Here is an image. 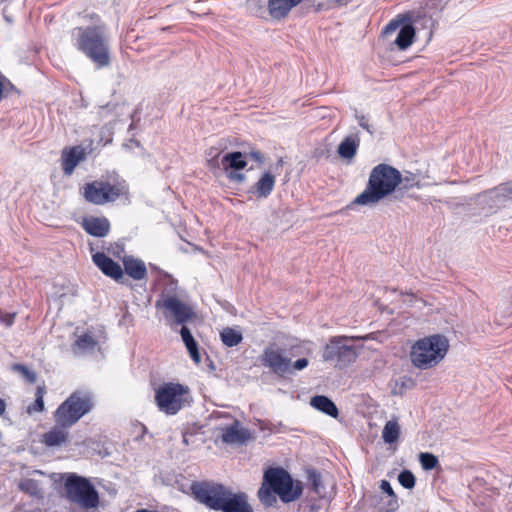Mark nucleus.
I'll return each instance as SVG.
<instances>
[{
	"label": "nucleus",
	"mask_w": 512,
	"mask_h": 512,
	"mask_svg": "<svg viewBox=\"0 0 512 512\" xmlns=\"http://www.w3.org/2000/svg\"><path fill=\"white\" fill-rule=\"evenodd\" d=\"M220 339L224 346L235 347L242 342L243 335L239 329L225 327L220 332Z\"/></svg>",
	"instance_id": "cd10ccee"
},
{
	"label": "nucleus",
	"mask_w": 512,
	"mask_h": 512,
	"mask_svg": "<svg viewBox=\"0 0 512 512\" xmlns=\"http://www.w3.org/2000/svg\"><path fill=\"white\" fill-rule=\"evenodd\" d=\"M399 483L406 489H412L415 486V476L410 470H403L398 475Z\"/></svg>",
	"instance_id": "f704fd0d"
},
{
	"label": "nucleus",
	"mask_w": 512,
	"mask_h": 512,
	"mask_svg": "<svg viewBox=\"0 0 512 512\" xmlns=\"http://www.w3.org/2000/svg\"><path fill=\"white\" fill-rule=\"evenodd\" d=\"M84 159V151L80 147L70 148L63 152L62 169L65 175H71L81 160Z\"/></svg>",
	"instance_id": "4be33fe9"
},
{
	"label": "nucleus",
	"mask_w": 512,
	"mask_h": 512,
	"mask_svg": "<svg viewBox=\"0 0 512 512\" xmlns=\"http://www.w3.org/2000/svg\"><path fill=\"white\" fill-rule=\"evenodd\" d=\"M449 349L448 339L440 334L426 336L417 340L411 347L412 364L422 370L438 365Z\"/></svg>",
	"instance_id": "20e7f679"
},
{
	"label": "nucleus",
	"mask_w": 512,
	"mask_h": 512,
	"mask_svg": "<svg viewBox=\"0 0 512 512\" xmlns=\"http://www.w3.org/2000/svg\"><path fill=\"white\" fill-rule=\"evenodd\" d=\"M154 399L158 410L168 416L176 415L193 402L190 388L178 382L161 384L155 390Z\"/></svg>",
	"instance_id": "39448f33"
},
{
	"label": "nucleus",
	"mask_w": 512,
	"mask_h": 512,
	"mask_svg": "<svg viewBox=\"0 0 512 512\" xmlns=\"http://www.w3.org/2000/svg\"><path fill=\"white\" fill-rule=\"evenodd\" d=\"M179 333L181 335L183 343L185 344L190 354V357L193 359L195 363H199L201 357L198 350V344L195 341L190 329L187 326H185V324H182Z\"/></svg>",
	"instance_id": "a878e982"
},
{
	"label": "nucleus",
	"mask_w": 512,
	"mask_h": 512,
	"mask_svg": "<svg viewBox=\"0 0 512 512\" xmlns=\"http://www.w3.org/2000/svg\"><path fill=\"white\" fill-rule=\"evenodd\" d=\"M275 186V176L270 172H265L255 183L252 192L258 198H267Z\"/></svg>",
	"instance_id": "393cba45"
},
{
	"label": "nucleus",
	"mask_w": 512,
	"mask_h": 512,
	"mask_svg": "<svg viewBox=\"0 0 512 512\" xmlns=\"http://www.w3.org/2000/svg\"><path fill=\"white\" fill-rule=\"evenodd\" d=\"M310 405L314 409H316L332 418L336 419L339 416V410H338L336 404L329 397H327L325 395H316V396L312 397L310 400Z\"/></svg>",
	"instance_id": "5701e85b"
},
{
	"label": "nucleus",
	"mask_w": 512,
	"mask_h": 512,
	"mask_svg": "<svg viewBox=\"0 0 512 512\" xmlns=\"http://www.w3.org/2000/svg\"><path fill=\"white\" fill-rule=\"evenodd\" d=\"M44 395H45V388L44 387H37L36 393H35V401L33 404L29 405L27 408V412L29 414L42 412L44 410Z\"/></svg>",
	"instance_id": "7c9ffc66"
},
{
	"label": "nucleus",
	"mask_w": 512,
	"mask_h": 512,
	"mask_svg": "<svg viewBox=\"0 0 512 512\" xmlns=\"http://www.w3.org/2000/svg\"><path fill=\"white\" fill-rule=\"evenodd\" d=\"M169 286H170V290H171V291H173V290H175V289H176L177 284H176V282H173V281H172V282L169 284Z\"/></svg>",
	"instance_id": "8fccbe9b"
},
{
	"label": "nucleus",
	"mask_w": 512,
	"mask_h": 512,
	"mask_svg": "<svg viewBox=\"0 0 512 512\" xmlns=\"http://www.w3.org/2000/svg\"><path fill=\"white\" fill-rule=\"evenodd\" d=\"M268 0H248L247 6L249 11L259 17H263L265 13H268L267 9Z\"/></svg>",
	"instance_id": "2f4dec72"
},
{
	"label": "nucleus",
	"mask_w": 512,
	"mask_h": 512,
	"mask_svg": "<svg viewBox=\"0 0 512 512\" xmlns=\"http://www.w3.org/2000/svg\"><path fill=\"white\" fill-rule=\"evenodd\" d=\"M126 274L133 280L140 281L147 276V268L141 259L125 256L122 260Z\"/></svg>",
	"instance_id": "412c9836"
},
{
	"label": "nucleus",
	"mask_w": 512,
	"mask_h": 512,
	"mask_svg": "<svg viewBox=\"0 0 512 512\" xmlns=\"http://www.w3.org/2000/svg\"><path fill=\"white\" fill-rule=\"evenodd\" d=\"M303 0H268V15L276 21L285 19L291 10L297 7Z\"/></svg>",
	"instance_id": "a211bd4d"
},
{
	"label": "nucleus",
	"mask_w": 512,
	"mask_h": 512,
	"mask_svg": "<svg viewBox=\"0 0 512 512\" xmlns=\"http://www.w3.org/2000/svg\"><path fill=\"white\" fill-rule=\"evenodd\" d=\"M353 338L347 336L331 337L322 353L324 361H335L339 367H346L357 358V351L352 344Z\"/></svg>",
	"instance_id": "9d476101"
},
{
	"label": "nucleus",
	"mask_w": 512,
	"mask_h": 512,
	"mask_svg": "<svg viewBox=\"0 0 512 512\" xmlns=\"http://www.w3.org/2000/svg\"><path fill=\"white\" fill-rule=\"evenodd\" d=\"M402 179H403V182L400 185L403 186L402 187L403 189H409V188H412L417 185V183L415 182V177L412 174H410L409 176H405V177L402 176Z\"/></svg>",
	"instance_id": "a19ab883"
},
{
	"label": "nucleus",
	"mask_w": 512,
	"mask_h": 512,
	"mask_svg": "<svg viewBox=\"0 0 512 512\" xmlns=\"http://www.w3.org/2000/svg\"><path fill=\"white\" fill-rule=\"evenodd\" d=\"M381 490L388 495V497H395L391 484L387 480H382L380 483Z\"/></svg>",
	"instance_id": "79ce46f5"
},
{
	"label": "nucleus",
	"mask_w": 512,
	"mask_h": 512,
	"mask_svg": "<svg viewBox=\"0 0 512 512\" xmlns=\"http://www.w3.org/2000/svg\"><path fill=\"white\" fill-rule=\"evenodd\" d=\"M398 29L399 31L394 40V44L399 50L404 51L414 42L416 31L408 16L399 15L385 26L383 34L389 35Z\"/></svg>",
	"instance_id": "f8f14e48"
},
{
	"label": "nucleus",
	"mask_w": 512,
	"mask_h": 512,
	"mask_svg": "<svg viewBox=\"0 0 512 512\" xmlns=\"http://www.w3.org/2000/svg\"><path fill=\"white\" fill-rule=\"evenodd\" d=\"M227 173V177L230 181L232 182H237V183H242L246 177L244 174L242 173H239L238 171L234 170V171H229V172H226Z\"/></svg>",
	"instance_id": "58836bf2"
},
{
	"label": "nucleus",
	"mask_w": 512,
	"mask_h": 512,
	"mask_svg": "<svg viewBox=\"0 0 512 512\" xmlns=\"http://www.w3.org/2000/svg\"><path fill=\"white\" fill-rule=\"evenodd\" d=\"M70 427L56 424L42 435V443L47 447H59L65 444L69 438Z\"/></svg>",
	"instance_id": "6ab92c4d"
},
{
	"label": "nucleus",
	"mask_w": 512,
	"mask_h": 512,
	"mask_svg": "<svg viewBox=\"0 0 512 512\" xmlns=\"http://www.w3.org/2000/svg\"><path fill=\"white\" fill-rule=\"evenodd\" d=\"M356 117H357L359 126L362 127L363 129H365L370 134H372L373 131L371 130L370 125L368 124L367 118L364 115H360V116H356Z\"/></svg>",
	"instance_id": "c03bdc74"
},
{
	"label": "nucleus",
	"mask_w": 512,
	"mask_h": 512,
	"mask_svg": "<svg viewBox=\"0 0 512 512\" xmlns=\"http://www.w3.org/2000/svg\"><path fill=\"white\" fill-rule=\"evenodd\" d=\"M251 156V158H253L254 160L258 161V162H262V155L260 152H251L249 154Z\"/></svg>",
	"instance_id": "49530a36"
},
{
	"label": "nucleus",
	"mask_w": 512,
	"mask_h": 512,
	"mask_svg": "<svg viewBox=\"0 0 512 512\" xmlns=\"http://www.w3.org/2000/svg\"><path fill=\"white\" fill-rule=\"evenodd\" d=\"M110 110H111V105H110V104H108L107 106H102V107H100V111H99V113H100V115L105 116V115H106V113H107L108 111H110Z\"/></svg>",
	"instance_id": "de8ad7c7"
},
{
	"label": "nucleus",
	"mask_w": 512,
	"mask_h": 512,
	"mask_svg": "<svg viewBox=\"0 0 512 512\" xmlns=\"http://www.w3.org/2000/svg\"><path fill=\"white\" fill-rule=\"evenodd\" d=\"M94 400L86 391H74L54 411L53 418L56 424L72 427L82 417L92 411Z\"/></svg>",
	"instance_id": "423d86ee"
},
{
	"label": "nucleus",
	"mask_w": 512,
	"mask_h": 512,
	"mask_svg": "<svg viewBox=\"0 0 512 512\" xmlns=\"http://www.w3.org/2000/svg\"><path fill=\"white\" fill-rule=\"evenodd\" d=\"M500 186L503 189L502 191L505 195L507 203L512 202V180L505 183H501Z\"/></svg>",
	"instance_id": "4c0bfd02"
},
{
	"label": "nucleus",
	"mask_w": 512,
	"mask_h": 512,
	"mask_svg": "<svg viewBox=\"0 0 512 512\" xmlns=\"http://www.w3.org/2000/svg\"><path fill=\"white\" fill-rule=\"evenodd\" d=\"M360 137L358 133L346 136L338 146L337 152L343 159H352L359 148Z\"/></svg>",
	"instance_id": "b1692460"
},
{
	"label": "nucleus",
	"mask_w": 512,
	"mask_h": 512,
	"mask_svg": "<svg viewBox=\"0 0 512 512\" xmlns=\"http://www.w3.org/2000/svg\"><path fill=\"white\" fill-rule=\"evenodd\" d=\"M12 370L19 372L29 383L36 381V374L23 364H14Z\"/></svg>",
	"instance_id": "c9c22d12"
},
{
	"label": "nucleus",
	"mask_w": 512,
	"mask_h": 512,
	"mask_svg": "<svg viewBox=\"0 0 512 512\" xmlns=\"http://www.w3.org/2000/svg\"><path fill=\"white\" fill-rule=\"evenodd\" d=\"M400 432L401 429L397 420H389L383 427L382 439L386 444H394L398 441Z\"/></svg>",
	"instance_id": "c85d7f7f"
},
{
	"label": "nucleus",
	"mask_w": 512,
	"mask_h": 512,
	"mask_svg": "<svg viewBox=\"0 0 512 512\" xmlns=\"http://www.w3.org/2000/svg\"><path fill=\"white\" fill-rule=\"evenodd\" d=\"M403 182L402 174L388 164H378L370 172L365 190L359 194L354 204L372 205L392 194Z\"/></svg>",
	"instance_id": "7ed1b4c3"
},
{
	"label": "nucleus",
	"mask_w": 512,
	"mask_h": 512,
	"mask_svg": "<svg viewBox=\"0 0 512 512\" xmlns=\"http://www.w3.org/2000/svg\"><path fill=\"white\" fill-rule=\"evenodd\" d=\"M98 345V342L95 340V338L91 335L90 332H85L82 335L78 336L76 341L73 344V351L74 353H89L92 352L96 346Z\"/></svg>",
	"instance_id": "bb28decb"
},
{
	"label": "nucleus",
	"mask_w": 512,
	"mask_h": 512,
	"mask_svg": "<svg viewBox=\"0 0 512 512\" xmlns=\"http://www.w3.org/2000/svg\"><path fill=\"white\" fill-rule=\"evenodd\" d=\"M193 499L205 507L221 512H253L244 492H234L222 483L211 480L193 481L190 485Z\"/></svg>",
	"instance_id": "f257e3e1"
},
{
	"label": "nucleus",
	"mask_w": 512,
	"mask_h": 512,
	"mask_svg": "<svg viewBox=\"0 0 512 512\" xmlns=\"http://www.w3.org/2000/svg\"><path fill=\"white\" fill-rule=\"evenodd\" d=\"M84 200L93 205H105L115 202L123 194V186L111 184L107 180H95L81 188Z\"/></svg>",
	"instance_id": "9b49d317"
},
{
	"label": "nucleus",
	"mask_w": 512,
	"mask_h": 512,
	"mask_svg": "<svg viewBox=\"0 0 512 512\" xmlns=\"http://www.w3.org/2000/svg\"><path fill=\"white\" fill-rule=\"evenodd\" d=\"M308 364L309 361L307 358H300L297 359L296 361H292V359L290 358V371L288 375L294 374L295 371H301L305 369L308 366Z\"/></svg>",
	"instance_id": "e433bc0d"
},
{
	"label": "nucleus",
	"mask_w": 512,
	"mask_h": 512,
	"mask_svg": "<svg viewBox=\"0 0 512 512\" xmlns=\"http://www.w3.org/2000/svg\"><path fill=\"white\" fill-rule=\"evenodd\" d=\"M118 107H120V105H118V104H114L112 108H113V109H116V108H118Z\"/></svg>",
	"instance_id": "603ef678"
},
{
	"label": "nucleus",
	"mask_w": 512,
	"mask_h": 512,
	"mask_svg": "<svg viewBox=\"0 0 512 512\" xmlns=\"http://www.w3.org/2000/svg\"><path fill=\"white\" fill-rule=\"evenodd\" d=\"M93 24L71 30L73 47L84 54L99 69L110 65V38L106 24L96 14L91 15Z\"/></svg>",
	"instance_id": "f03ea898"
},
{
	"label": "nucleus",
	"mask_w": 512,
	"mask_h": 512,
	"mask_svg": "<svg viewBox=\"0 0 512 512\" xmlns=\"http://www.w3.org/2000/svg\"><path fill=\"white\" fill-rule=\"evenodd\" d=\"M419 461L424 470H432L439 464L438 458L429 452L420 453Z\"/></svg>",
	"instance_id": "72a5a7b5"
},
{
	"label": "nucleus",
	"mask_w": 512,
	"mask_h": 512,
	"mask_svg": "<svg viewBox=\"0 0 512 512\" xmlns=\"http://www.w3.org/2000/svg\"><path fill=\"white\" fill-rule=\"evenodd\" d=\"M82 226L89 235L94 237H105L110 231V222L105 217L85 218Z\"/></svg>",
	"instance_id": "aec40b11"
},
{
	"label": "nucleus",
	"mask_w": 512,
	"mask_h": 512,
	"mask_svg": "<svg viewBox=\"0 0 512 512\" xmlns=\"http://www.w3.org/2000/svg\"><path fill=\"white\" fill-rule=\"evenodd\" d=\"M155 307L163 310L166 320H173V323L170 324L172 329H175V326L185 324L194 317L192 308L176 295L170 294L167 289L161 293Z\"/></svg>",
	"instance_id": "1a4fd4ad"
},
{
	"label": "nucleus",
	"mask_w": 512,
	"mask_h": 512,
	"mask_svg": "<svg viewBox=\"0 0 512 512\" xmlns=\"http://www.w3.org/2000/svg\"><path fill=\"white\" fill-rule=\"evenodd\" d=\"M213 416L215 418L228 417L230 422L224 426L219 427L220 430V438L225 444H241L244 443L248 437L249 433L246 429L240 427V423L237 419L232 418L229 414L225 413H214Z\"/></svg>",
	"instance_id": "2eb2a0df"
},
{
	"label": "nucleus",
	"mask_w": 512,
	"mask_h": 512,
	"mask_svg": "<svg viewBox=\"0 0 512 512\" xmlns=\"http://www.w3.org/2000/svg\"><path fill=\"white\" fill-rule=\"evenodd\" d=\"M263 479L284 503L293 502L302 494L301 484H295L291 475L283 468H269L265 471Z\"/></svg>",
	"instance_id": "6e6552de"
},
{
	"label": "nucleus",
	"mask_w": 512,
	"mask_h": 512,
	"mask_svg": "<svg viewBox=\"0 0 512 512\" xmlns=\"http://www.w3.org/2000/svg\"><path fill=\"white\" fill-rule=\"evenodd\" d=\"M92 259L94 264L104 275L114 279L115 281H119L123 278L124 272L120 264L108 257L105 253L97 252L92 255Z\"/></svg>",
	"instance_id": "f3484780"
},
{
	"label": "nucleus",
	"mask_w": 512,
	"mask_h": 512,
	"mask_svg": "<svg viewBox=\"0 0 512 512\" xmlns=\"http://www.w3.org/2000/svg\"><path fill=\"white\" fill-rule=\"evenodd\" d=\"M64 489L66 498L79 508L87 512L98 509L99 493L88 478L71 473L64 482Z\"/></svg>",
	"instance_id": "0eeeda50"
},
{
	"label": "nucleus",
	"mask_w": 512,
	"mask_h": 512,
	"mask_svg": "<svg viewBox=\"0 0 512 512\" xmlns=\"http://www.w3.org/2000/svg\"><path fill=\"white\" fill-rule=\"evenodd\" d=\"M213 149H210V152L208 153V156L210 158L208 159V166L210 168H219L220 164H222L223 169L226 172L231 171H239L246 167L247 161L245 160L244 154L240 151L230 152L225 154L221 161H219V155L220 153H216L215 155L212 154Z\"/></svg>",
	"instance_id": "dca6fc26"
},
{
	"label": "nucleus",
	"mask_w": 512,
	"mask_h": 512,
	"mask_svg": "<svg viewBox=\"0 0 512 512\" xmlns=\"http://www.w3.org/2000/svg\"><path fill=\"white\" fill-rule=\"evenodd\" d=\"M502 190L499 184L492 189L477 194L474 198V202L486 214H494L507 204Z\"/></svg>",
	"instance_id": "4468645a"
},
{
	"label": "nucleus",
	"mask_w": 512,
	"mask_h": 512,
	"mask_svg": "<svg viewBox=\"0 0 512 512\" xmlns=\"http://www.w3.org/2000/svg\"><path fill=\"white\" fill-rule=\"evenodd\" d=\"M276 495L277 493L274 489L271 486H268V484H265V480L263 479V484L258 491V497L262 504L268 507L273 506L277 501Z\"/></svg>",
	"instance_id": "c756f323"
},
{
	"label": "nucleus",
	"mask_w": 512,
	"mask_h": 512,
	"mask_svg": "<svg viewBox=\"0 0 512 512\" xmlns=\"http://www.w3.org/2000/svg\"><path fill=\"white\" fill-rule=\"evenodd\" d=\"M15 316H16L15 313L0 314V320L6 326H11L14 323Z\"/></svg>",
	"instance_id": "37998d69"
},
{
	"label": "nucleus",
	"mask_w": 512,
	"mask_h": 512,
	"mask_svg": "<svg viewBox=\"0 0 512 512\" xmlns=\"http://www.w3.org/2000/svg\"><path fill=\"white\" fill-rule=\"evenodd\" d=\"M398 508V500H397V496L395 497H389V500H388V508H387V512L389 511H394Z\"/></svg>",
	"instance_id": "a18cd8bd"
},
{
	"label": "nucleus",
	"mask_w": 512,
	"mask_h": 512,
	"mask_svg": "<svg viewBox=\"0 0 512 512\" xmlns=\"http://www.w3.org/2000/svg\"><path fill=\"white\" fill-rule=\"evenodd\" d=\"M261 364L275 375L284 377L290 371V357L275 344L266 347L261 355Z\"/></svg>",
	"instance_id": "ddd939ff"
},
{
	"label": "nucleus",
	"mask_w": 512,
	"mask_h": 512,
	"mask_svg": "<svg viewBox=\"0 0 512 512\" xmlns=\"http://www.w3.org/2000/svg\"><path fill=\"white\" fill-rule=\"evenodd\" d=\"M6 411V403L3 399L0 398V416L3 415Z\"/></svg>",
	"instance_id": "09e8293b"
},
{
	"label": "nucleus",
	"mask_w": 512,
	"mask_h": 512,
	"mask_svg": "<svg viewBox=\"0 0 512 512\" xmlns=\"http://www.w3.org/2000/svg\"><path fill=\"white\" fill-rule=\"evenodd\" d=\"M19 489L30 496H38L40 494L38 481L31 478L21 481L19 483Z\"/></svg>",
	"instance_id": "473e14b6"
},
{
	"label": "nucleus",
	"mask_w": 512,
	"mask_h": 512,
	"mask_svg": "<svg viewBox=\"0 0 512 512\" xmlns=\"http://www.w3.org/2000/svg\"><path fill=\"white\" fill-rule=\"evenodd\" d=\"M309 479L312 482L313 489L315 490V492L319 493V485L321 483L320 475L318 473H316L315 471H312L309 474Z\"/></svg>",
	"instance_id": "ea45409f"
},
{
	"label": "nucleus",
	"mask_w": 512,
	"mask_h": 512,
	"mask_svg": "<svg viewBox=\"0 0 512 512\" xmlns=\"http://www.w3.org/2000/svg\"><path fill=\"white\" fill-rule=\"evenodd\" d=\"M322 4H318L317 8H316V11H321L322 10Z\"/></svg>",
	"instance_id": "3c124183"
}]
</instances>
